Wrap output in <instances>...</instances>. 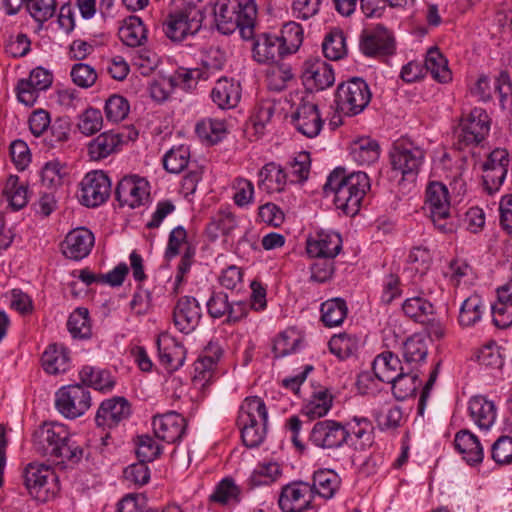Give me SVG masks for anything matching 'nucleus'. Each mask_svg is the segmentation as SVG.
Returning <instances> with one entry per match:
<instances>
[{
    "mask_svg": "<svg viewBox=\"0 0 512 512\" xmlns=\"http://www.w3.org/2000/svg\"><path fill=\"white\" fill-rule=\"evenodd\" d=\"M321 320L326 327L339 326L347 316L348 308L342 298H333L321 304Z\"/></svg>",
    "mask_w": 512,
    "mask_h": 512,
    "instance_id": "58836bf2",
    "label": "nucleus"
},
{
    "mask_svg": "<svg viewBox=\"0 0 512 512\" xmlns=\"http://www.w3.org/2000/svg\"><path fill=\"white\" fill-rule=\"evenodd\" d=\"M122 143L120 134L107 131L99 134L87 145L88 155L91 160H101L116 152Z\"/></svg>",
    "mask_w": 512,
    "mask_h": 512,
    "instance_id": "7c9ffc66",
    "label": "nucleus"
},
{
    "mask_svg": "<svg viewBox=\"0 0 512 512\" xmlns=\"http://www.w3.org/2000/svg\"><path fill=\"white\" fill-rule=\"evenodd\" d=\"M67 328L74 338H90L92 333L88 310L86 308H77L69 316Z\"/></svg>",
    "mask_w": 512,
    "mask_h": 512,
    "instance_id": "8fccbe9b",
    "label": "nucleus"
},
{
    "mask_svg": "<svg viewBox=\"0 0 512 512\" xmlns=\"http://www.w3.org/2000/svg\"><path fill=\"white\" fill-rule=\"evenodd\" d=\"M259 177V186H261L265 181L275 182L277 185L275 190L277 191H282L288 180V175L282 166L275 162H270L264 165L259 172Z\"/></svg>",
    "mask_w": 512,
    "mask_h": 512,
    "instance_id": "bf43d9fd",
    "label": "nucleus"
},
{
    "mask_svg": "<svg viewBox=\"0 0 512 512\" xmlns=\"http://www.w3.org/2000/svg\"><path fill=\"white\" fill-rule=\"evenodd\" d=\"M315 486L309 482H289L284 485L278 497L282 512H306L312 508Z\"/></svg>",
    "mask_w": 512,
    "mask_h": 512,
    "instance_id": "9b49d317",
    "label": "nucleus"
},
{
    "mask_svg": "<svg viewBox=\"0 0 512 512\" xmlns=\"http://www.w3.org/2000/svg\"><path fill=\"white\" fill-rule=\"evenodd\" d=\"M175 10L170 12L164 28L165 34L173 41H182L187 35L197 33L204 20L201 0H174Z\"/></svg>",
    "mask_w": 512,
    "mask_h": 512,
    "instance_id": "39448f33",
    "label": "nucleus"
},
{
    "mask_svg": "<svg viewBox=\"0 0 512 512\" xmlns=\"http://www.w3.org/2000/svg\"><path fill=\"white\" fill-rule=\"evenodd\" d=\"M491 309L495 326L507 328L512 324V280L497 289V301Z\"/></svg>",
    "mask_w": 512,
    "mask_h": 512,
    "instance_id": "a878e982",
    "label": "nucleus"
},
{
    "mask_svg": "<svg viewBox=\"0 0 512 512\" xmlns=\"http://www.w3.org/2000/svg\"><path fill=\"white\" fill-rule=\"evenodd\" d=\"M402 310L409 318L421 324L428 322L431 315L434 314L433 304L418 296L406 299L402 305Z\"/></svg>",
    "mask_w": 512,
    "mask_h": 512,
    "instance_id": "37998d69",
    "label": "nucleus"
},
{
    "mask_svg": "<svg viewBox=\"0 0 512 512\" xmlns=\"http://www.w3.org/2000/svg\"><path fill=\"white\" fill-rule=\"evenodd\" d=\"M223 353L218 343L209 342L201 355L194 363L195 378L208 381Z\"/></svg>",
    "mask_w": 512,
    "mask_h": 512,
    "instance_id": "473e14b6",
    "label": "nucleus"
},
{
    "mask_svg": "<svg viewBox=\"0 0 512 512\" xmlns=\"http://www.w3.org/2000/svg\"><path fill=\"white\" fill-rule=\"evenodd\" d=\"M212 11L221 33L228 35L239 29L243 39L253 38L257 14L254 1L242 3L240 0H216Z\"/></svg>",
    "mask_w": 512,
    "mask_h": 512,
    "instance_id": "f03ea898",
    "label": "nucleus"
},
{
    "mask_svg": "<svg viewBox=\"0 0 512 512\" xmlns=\"http://www.w3.org/2000/svg\"><path fill=\"white\" fill-rule=\"evenodd\" d=\"M252 52L254 60L261 64H277L286 55L280 38L266 33L257 36Z\"/></svg>",
    "mask_w": 512,
    "mask_h": 512,
    "instance_id": "4be33fe9",
    "label": "nucleus"
},
{
    "mask_svg": "<svg viewBox=\"0 0 512 512\" xmlns=\"http://www.w3.org/2000/svg\"><path fill=\"white\" fill-rule=\"evenodd\" d=\"M374 417L380 430H391L401 426L403 413L399 406H391L386 410L375 411Z\"/></svg>",
    "mask_w": 512,
    "mask_h": 512,
    "instance_id": "4d7b16f0",
    "label": "nucleus"
},
{
    "mask_svg": "<svg viewBox=\"0 0 512 512\" xmlns=\"http://www.w3.org/2000/svg\"><path fill=\"white\" fill-rule=\"evenodd\" d=\"M329 350L340 359L348 358L354 349V341L346 334L334 335L328 342Z\"/></svg>",
    "mask_w": 512,
    "mask_h": 512,
    "instance_id": "69168bd1",
    "label": "nucleus"
},
{
    "mask_svg": "<svg viewBox=\"0 0 512 512\" xmlns=\"http://www.w3.org/2000/svg\"><path fill=\"white\" fill-rule=\"evenodd\" d=\"M35 445L44 455L61 459L56 468L63 469L64 462H79L83 451L70 439L65 425L57 422H45L34 434Z\"/></svg>",
    "mask_w": 512,
    "mask_h": 512,
    "instance_id": "7ed1b4c3",
    "label": "nucleus"
},
{
    "mask_svg": "<svg viewBox=\"0 0 512 512\" xmlns=\"http://www.w3.org/2000/svg\"><path fill=\"white\" fill-rule=\"evenodd\" d=\"M279 38L283 43L286 54L294 53L303 41V29L295 22L287 23L284 25Z\"/></svg>",
    "mask_w": 512,
    "mask_h": 512,
    "instance_id": "603ef678",
    "label": "nucleus"
},
{
    "mask_svg": "<svg viewBox=\"0 0 512 512\" xmlns=\"http://www.w3.org/2000/svg\"><path fill=\"white\" fill-rule=\"evenodd\" d=\"M324 56L330 60H339L347 53L346 38L342 30H332L325 36L322 44Z\"/></svg>",
    "mask_w": 512,
    "mask_h": 512,
    "instance_id": "a18cd8bd",
    "label": "nucleus"
},
{
    "mask_svg": "<svg viewBox=\"0 0 512 512\" xmlns=\"http://www.w3.org/2000/svg\"><path fill=\"white\" fill-rule=\"evenodd\" d=\"M131 414V406L124 397H113L103 401L97 410L95 422L109 428L117 426Z\"/></svg>",
    "mask_w": 512,
    "mask_h": 512,
    "instance_id": "412c9836",
    "label": "nucleus"
},
{
    "mask_svg": "<svg viewBox=\"0 0 512 512\" xmlns=\"http://www.w3.org/2000/svg\"><path fill=\"white\" fill-rule=\"evenodd\" d=\"M147 182L137 176L122 178L115 189V198L121 207H139L148 196Z\"/></svg>",
    "mask_w": 512,
    "mask_h": 512,
    "instance_id": "aec40b11",
    "label": "nucleus"
},
{
    "mask_svg": "<svg viewBox=\"0 0 512 512\" xmlns=\"http://www.w3.org/2000/svg\"><path fill=\"white\" fill-rule=\"evenodd\" d=\"M203 73L199 69H179L171 79L175 87H180L185 91H192L196 88L199 79Z\"/></svg>",
    "mask_w": 512,
    "mask_h": 512,
    "instance_id": "052dcab7",
    "label": "nucleus"
},
{
    "mask_svg": "<svg viewBox=\"0 0 512 512\" xmlns=\"http://www.w3.org/2000/svg\"><path fill=\"white\" fill-rule=\"evenodd\" d=\"M43 369L49 374H59L69 368L70 352L62 344H50L42 355Z\"/></svg>",
    "mask_w": 512,
    "mask_h": 512,
    "instance_id": "c756f323",
    "label": "nucleus"
},
{
    "mask_svg": "<svg viewBox=\"0 0 512 512\" xmlns=\"http://www.w3.org/2000/svg\"><path fill=\"white\" fill-rule=\"evenodd\" d=\"M93 233L85 228L80 227L70 231L63 243V254L72 260H81L85 258L94 246Z\"/></svg>",
    "mask_w": 512,
    "mask_h": 512,
    "instance_id": "5701e85b",
    "label": "nucleus"
},
{
    "mask_svg": "<svg viewBox=\"0 0 512 512\" xmlns=\"http://www.w3.org/2000/svg\"><path fill=\"white\" fill-rule=\"evenodd\" d=\"M146 32L142 20L137 16H130L124 20V25L119 29V37L125 45L137 47L146 40Z\"/></svg>",
    "mask_w": 512,
    "mask_h": 512,
    "instance_id": "e433bc0d",
    "label": "nucleus"
},
{
    "mask_svg": "<svg viewBox=\"0 0 512 512\" xmlns=\"http://www.w3.org/2000/svg\"><path fill=\"white\" fill-rule=\"evenodd\" d=\"M55 469L57 468H52L45 463L31 462L25 467L23 477L24 480H47L50 477L53 480H59V475L56 474Z\"/></svg>",
    "mask_w": 512,
    "mask_h": 512,
    "instance_id": "e2e57ef3",
    "label": "nucleus"
},
{
    "mask_svg": "<svg viewBox=\"0 0 512 512\" xmlns=\"http://www.w3.org/2000/svg\"><path fill=\"white\" fill-rule=\"evenodd\" d=\"M509 164V153L506 149L496 148L490 152L482 164L483 183L489 194L499 190L507 176Z\"/></svg>",
    "mask_w": 512,
    "mask_h": 512,
    "instance_id": "4468645a",
    "label": "nucleus"
},
{
    "mask_svg": "<svg viewBox=\"0 0 512 512\" xmlns=\"http://www.w3.org/2000/svg\"><path fill=\"white\" fill-rule=\"evenodd\" d=\"M103 117L101 111L96 108L86 109L79 118L78 128L84 135H92L101 130Z\"/></svg>",
    "mask_w": 512,
    "mask_h": 512,
    "instance_id": "13d9d810",
    "label": "nucleus"
},
{
    "mask_svg": "<svg viewBox=\"0 0 512 512\" xmlns=\"http://www.w3.org/2000/svg\"><path fill=\"white\" fill-rule=\"evenodd\" d=\"M424 68L426 72H430L431 76L440 83H447L451 80L448 62L437 48L428 51Z\"/></svg>",
    "mask_w": 512,
    "mask_h": 512,
    "instance_id": "79ce46f5",
    "label": "nucleus"
},
{
    "mask_svg": "<svg viewBox=\"0 0 512 512\" xmlns=\"http://www.w3.org/2000/svg\"><path fill=\"white\" fill-rule=\"evenodd\" d=\"M190 150L188 146L172 147L163 157V166L166 171L173 174L182 172L188 165Z\"/></svg>",
    "mask_w": 512,
    "mask_h": 512,
    "instance_id": "de8ad7c7",
    "label": "nucleus"
},
{
    "mask_svg": "<svg viewBox=\"0 0 512 512\" xmlns=\"http://www.w3.org/2000/svg\"><path fill=\"white\" fill-rule=\"evenodd\" d=\"M129 109L128 101L123 96L117 94L110 96L104 107L107 120L116 123L126 118Z\"/></svg>",
    "mask_w": 512,
    "mask_h": 512,
    "instance_id": "864d4df0",
    "label": "nucleus"
},
{
    "mask_svg": "<svg viewBox=\"0 0 512 512\" xmlns=\"http://www.w3.org/2000/svg\"><path fill=\"white\" fill-rule=\"evenodd\" d=\"M201 308L196 298L183 296L179 298L173 311L176 328L185 334L192 332L199 324Z\"/></svg>",
    "mask_w": 512,
    "mask_h": 512,
    "instance_id": "a211bd4d",
    "label": "nucleus"
},
{
    "mask_svg": "<svg viewBox=\"0 0 512 512\" xmlns=\"http://www.w3.org/2000/svg\"><path fill=\"white\" fill-rule=\"evenodd\" d=\"M334 273V261L330 258H317L311 266V280L325 283Z\"/></svg>",
    "mask_w": 512,
    "mask_h": 512,
    "instance_id": "774afa93",
    "label": "nucleus"
},
{
    "mask_svg": "<svg viewBox=\"0 0 512 512\" xmlns=\"http://www.w3.org/2000/svg\"><path fill=\"white\" fill-rule=\"evenodd\" d=\"M90 406V391L82 384L63 386L56 392L55 407L65 418L76 419Z\"/></svg>",
    "mask_w": 512,
    "mask_h": 512,
    "instance_id": "9d476101",
    "label": "nucleus"
},
{
    "mask_svg": "<svg viewBox=\"0 0 512 512\" xmlns=\"http://www.w3.org/2000/svg\"><path fill=\"white\" fill-rule=\"evenodd\" d=\"M79 199L86 207L105 203L111 194V180L103 171H91L82 179Z\"/></svg>",
    "mask_w": 512,
    "mask_h": 512,
    "instance_id": "ddd939ff",
    "label": "nucleus"
},
{
    "mask_svg": "<svg viewBox=\"0 0 512 512\" xmlns=\"http://www.w3.org/2000/svg\"><path fill=\"white\" fill-rule=\"evenodd\" d=\"M482 299L474 294L464 300L460 307L459 323L461 326H472L481 319Z\"/></svg>",
    "mask_w": 512,
    "mask_h": 512,
    "instance_id": "3c124183",
    "label": "nucleus"
},
{
    "mask_svg": "<svg viewBox=\"0 0 512 512\" xmlns=\"http://www.w3.org/2000/svg\"><path fill=\"white\" fill-rule=\"evenodd\" d=\"M490 126L491 119L484 109L478 107L472 109L461 118L455 130L458 143L464 146L480 145L488 136Z\"/></svg>",
    "mask_w": 512,
    "mask_h": 512,
    "instance_id": "1a4fd4ad",
    "label": "nucleus"
},
{
    "mask_svg": "<svg viewBox=\"0 0 512 512\" xmlns=\"http://www.w3.org/2000/svg\"><path fill=\"white\" fill-rule=\"evenodd\" d=\"M160 363L168 370L179 369L185 360V348L175 339L162 335L157 338Z\"/></svg>",
    "mask_w": 512,
    "mask_h": 512,
    "instance_id": "393cba45",
    "label": "nucleus"
},
{
    "mask_svg": "<svg viewBox=\"0 0 512 512\" xmlns=\"http://www.w3.org/2000/svg\"><path fill=\"white\" fill-rule=\"evenodd\" d=\"M71 77L77 86L81 88H89L95 83L97 73L90 65L77 63L72 67Z\"/></svg>",
    "mask_w": 512,
    "mask_h": 512,
    "instance_id": "0e129e2a",
    "label": "nucleus"
},
{
    "mask_svg": "<svg viewBox=\"0 0 512 512\" xmlns=\"http://www.w3.org/2000/svg\"><path fill=\"white\" fill-rule=\"evenodd\" d=\"M401 371L395 377V380L390 381L392 385V393L397 400L403 401L416 394L418 387L421 385L419 375L414 372V369L407 368V371Z\"/></svg>",
    "mask_w": 512,
    "mask_h": 512,
    "instance_id": "2f4dec72",
    "label": "nucleus"
},
{
    "mask_svg": "<svg viewBox=\"0 0 512 512\" xmlns=\"http://www.w3.org/2000/svg\"><path fill=\"white\" fill-rule=\"evenodd\" d=\"M56 0H27L26 9L35 21L43 23L56 12Z\"/></svg>",
    "mask_w": 512,
    "mask_h": 512,
    "instance_id": "5fc2aeb1",
    "label": "nucleus"
},
{
    "mask_svg": "<svg viewBox=\"0 0 512 512\" xmlns=\"http://www.w3.org/2000/svg\"><path fill=\"white\" fill-rule=\"evenodd\" d=\"M370 186L366 173L359 171L346 174L344 168H336L328 176L324 192L327 196L333 194L337 209L347 216H354L359 212L361 202Z\"/></svg>",
    "mask_w": 512,
    "mask_h": 512,
    "instance_id": "f257e3e1",
    "label": "nucleus"
},
{
    "mask_svg": "<svg viewBox=\"0 0 512 512\" xmlns=\"http://www.w3.org/2000/svg\"><path fill=\"white\" fill-rule=\"evenodd\" d=\"M4 195L14 210H20L28 202L27 186L19 183V177L11 175L4 188Z\"/></svg>",
    "mask_w": 512,
    "mask_h": 512,
    "instance_id": "09e8293b",
    "label": "nucleus"
},
{
    "mask_svg": "<svg viewBox=\"0 0 512 512\" xmlns=\"http://www.w3.org/2000/svg\"><path fill=\"white\" fill-rule=\"evenodd\" d=\"M302 79L310 90H324L335 81L333 69L330 64L319 58H309L304 62Z\"/></svg>",
    "mask_w": 512,
    "mask_h": 512,
    "instance_id": "dca6fc26",
    "label": "nucleus"
},
{
    "mask_svg": "<svg viewBox=\"0 0 512 512\" xmlns=\"http://www.w3.org/2000/svg\"><path fill=\"white\" fill-rule=\"evenodd\" d=\"M424 158V150L406 140L395 142L390 152L393 170L399 171L403 179L410 181H413L418 175Z\"/></svg>",
    "mask_w": 512,
    "mask_h": 512,
    "instance_id": "6e6552de",
    "label": "nucleus"
},
{
    "mask_svg": "<svg viewBox=\"0 0 512 512\" xmlns=\"http://www.w3.org/2000/svg\"><path fill=\"white\" fill-rule=\"evenodd\" d=\"M454 444L457 451L469 465L482 462L484 457L483 448L478 437L469 430L458 431L455 435Z\"/></svg>",
    "mask_w": 512,
    "mask_h": 512,
    "instance_id": "cd10ccee",
    "label": "nucleus"
},
{
    "mask_svg": "<svg viewBox=\"0 0 512 512\" xmlns=\"http://www.w3.org/2000/svg\"><path fill=\"white\" fill-rule=\"evenodd\" d=\"M371 96L366 81L359 77H353L338 85L334 98L335 110L344 116H356L368 106Z\"/></svg>",
    "mask_w": 512,
    "mask_h": 512,
    "instance_id": "423d86ee",
    "label": "nucleus"
},
{
    "mask_svg": "<svg viewBox=\"0 0 512 512\" xmlns=\"http://www.w3.org/2000/svg\"><path fill=\"white\" fill-rule=\"evenodd\" d=\"M428 347L420 335L409 337L403 344V358L408 368L415 369L426 360Z\"/></svg>",
    "mask_w": 512,
    "mask_h": 512,
    "instance_id": "4c0bfd02",
    "label": "nucleus"
},
{
    "mask_svg": "<svg viewBox=\"0 0 512 512\" xmlns=\"http://www.w3.org/2000/svg\"><path fill=\"white\" fill-rule=\"evenodd\" d=\"M292 122L295 128L308 138L316 137L324 123L318 106L311 102H302L297 107L296 111L292 114Z\"/></svg>",
    "mask_w": 512,
    "mask_h": 512,
    "instance_id": "6ab92c4d",
    "label": "nucleus"
},
{
    "mask_svg": "<svg viewBox=\"0 0 512 512\" xmlns=\"http://www.w3.org/2000/svg\"><path fill=\"white\" fill-rule=\"evenodd\" d=\"M27 492L39 502H47L55 498L59 491V482H24Z\"/></svg>",
    "mask_w": 512,
    "mask_h": 512,
    "instance_id": "6e6d98bb",
    "label": "nucleus"
},
{
    "mask_svg": "<svg viewBox=\"0 0 512 512\" xmlns=\"http://www.w3.org/2000/svg\"><path fill=\"white\" fill-rule=\"evenodd\" d=\"M468 411L471 419L480 429L487 430L495 422L496 406L484 396H473L469 400Z\"/></svg>",
    "mask_w": 512,
    "mask_h": 512,
    "instance_id": "c85d7f7f",
    "label": "nucleus"
},
{
    "mask_svg": "<svg viewBox=\"0 0 512 512\" xmlns=\"http://www.w3.org/2000/svg\"><path fill=\"white\" fill-rule=\"evenodd\" d=\"M401 361L392 352H383L378 355L373 363L372 369L375 376L382 382L389 383L395 380V377L401 371Z\"/></svg>",
    "mask_w": 512,
    "mask_h": 512,
    "instance_id": "f704fd0d",
    "label": "nucleus"
},
{
    "mask_svg": "<svg viewBox=\"0 0 512 512\" xmlns=\"http://www.w3.org/2000/svg\"><path fill=\"white\" fill-rule=\"evenodd\" d=\"M212 101L220 109H231L237 106L241 98V88L233 79H219L211 91Z\"/></svg>",
    "mask_w": 512,
    "mask_h": 512,
    "instance_id": "bb28decb",
    "label": "nucleus"
},
{
    "mask_svg": "<svg viewBox=\"0 0 512 512\" xmlns=\"http://www.w3.org/2000/svg\"><path fill=\"white\" fill-rule=\"evenodd\" d=\"M267 422L268 412L264 401L257 396L245 398L239 408L236 423L246 447L255 448L264 441Z\"/></svg>",
    "mask_w": 512,
    "mask_h": 512,
    "instance_id": "20e7f679",
    "label": "nucleus"
},
{
    "mask_svg": "<svg viewBox=\"0 0 512 512\" xmlns=\"http://www.w3.org/2000/svg\"><path fill=\"white\" fill-rule=\"evenodd\" d=\"M425 205L434 226L442 233L455 229L450 214V201L447 187L440 182H431L426 189Z\"/></svg>",
    "mask_w": 512,
    "mask_h": 512,
    "instance_id": "0eeeda50",
    "label": "nucleus"
},
{
    "mask_svg": "<svg viewBox=\"0 0 512 512\" xmlns=\"http://www.w3.org/2000/svg\"><path fill=\"white\" fill-rule=\"evenodd\" d=\"M195 132L200 139L216 144L225 137L227 131L223 120L204 119L197 123Z\"/></svg>",
    "mask_w": 512,
    "mask_h": 512,
    "instance_id": "c03bdc74",
    "label": "nucleus"
},
{
    "mask_svg": "<svg viewBox=\"0 0 512 512\" xmlns=\"http://www.w3.org/2000/svg\"><path fill=\"white\" fill-rule=\"evenodd\" d=\"M155 436L167 443L179 441L186 430V419L179 413L170 411L153 417Z\"/></svg>",
    "mask_w": 512,
    "mask_h": 512,
    "instance_id": "f3484780",
    "label": "nucleus"
},
{
    "mask_svg": "<svg viewBox=\"0 0 512 512\" xmlns=\"http://www.w3.org/2000/svg\"><path fill=\"white\" fill-rule=\"evenodd\" d=\"M209 501L222 506L237 504L241 501V489L235 482H218Z\"/></svg>",
    "mask_w": 512,
    "mask_h": 512,
    "instance_id": "49530a36",
    "label": "nucleus"
},
{
    "mask_svg": "<svg viewBox=\"0 0 512 512\" xmlns=\"http://www.w3.org/2000/svg\"><path fill=\"white\" fill-rule=\"evenodd\" d=\"M350 431L342 423L335 420H321L314 424L309 440L322 449H336L349 442Z\"/></svg>",
    "mask_w": 512,
    "mask_h": 512,
    "instance_id": "f8f14e48",
    "label": "nucleus"
},
{
    "mask_svg": "<svg viewBox=\"0 0 512 512\" xmlns=\"http://www.w3.org/2000/svg\"><path fill=\"white\" fill-rule=\"evenodd\" d=\"M342 249V238L333 231H320L315 239L307 240V253L314 258L334 259Z\"/></svg>",
    "mask_w": 512,
    "mask_h": 512,
    "instance_id": "b1692460",
    "label": "nucleus"
},
{
    "mask_svg": "<svg viewBox=\"0 0 512 512\" xmlns=\"http://www.w3.org/2000/svg\"><path fill=\"white\" fill-rule=\"evenodd\" d=\"M79 376L82 384L93 387L99 391H110L115 385L113 376L105 369L84 366Z\"/></svg>",
    "mask_w": 512,
    "mask_h": 512,
    "instance_id": "c9c22d12",
    "label": "nucleus"
},
{
    "mask_svg": "<svg viewBox=\"0 0 512 512\" xmlns=\"http://www.w3.org/2000/svg\"><path fill=\"white\" fill-rule=\"evenodd\" d=\"M352 159L360 165H370L380 156L378 142L370 137H361L352 142L350 146Z\"/></svg>",
    "mask_w": 512,
    "mask_h": 512,
    "instance_id": "72a5a7b5",
    "label": "nucleus"
},
{
    "mask_svg": "<svg viewBox=\"0 0 512 512\" xmlns=\"http://www.w3.org/2000/svg\"><path fill=\"white\" fill-rule=\"evenodd\" d=\"M333 396L327 388L313 392L308 403L303 407L302 412L310 419L325 416L332 407Z\"/></svg>",
    "mask_w": 512,
    "mask_h": 512,
    "instance_id": "a19ab883",
    "label": "nucleus"
},
{
    "mask_svg": "<svg viewBox=\"0 0 512 512\" xmlns=\"http://www.w3.org/2000/svg\"><path fill=\"white\" fill-rule=\"evenodd\" d=\"M348 426L347 430L350 431L349 440H352V436L357 440V443H353L355 449L366 450L372 446L374 427L367 418L354 417Z\"/></svg>",
    "mask_w": 512,
    "mask_h": 512,
    "instance_id": "ea45409f",
    "label": "nucleus"
},
{
    "mask_svg": "<svg viewBox=\"0 0 512 512\" xmlns=\"http://www.w3.org/2000/svg\"><path fill=\"white\" fill-rule=\"evenodd\" d=\"M359 46L363 54L370 57L388 56L395 51L394 37L383 26H377L372 31L364 30Z\"/></svg>",
    "mask_w": 512,
    "mask_h": 512,
    "instance_id": "2eb2a0df",
    "label": "nucleus"
},
{
    "mask_svg": "<svg viewBox=\"0 0 512 512\" xmlns=\"http://www.w3.org/2000/svg\"><path fill=\"white\" fill-rule=\"evenodd\" d=\"M491 454L493 460L498 464L512 462V437L501 436L492 445Z\"/></svg>",
    "mask_w": 512,
    "mask_h": 512,
    "instance_id": "338daca9",
    "label": "nucleus"
},
{
    "mask_svg": "<svg viewBox=\"0 0 512 512\" xmlns=\"http://www.w3.org/2000/svg\"><path fill=\"white\" fill-rule=\"evenodd\" d=\"M290 173L295 179L291 182H304L308 179L311 159L310 154L306 151L299 152L289 163Z\"/></svg>",
    "mask_w": 512,
    "mask_h": 512,
    "instance_id": "680f3d73",
    "label": "nucleus"
}]
</instances>
